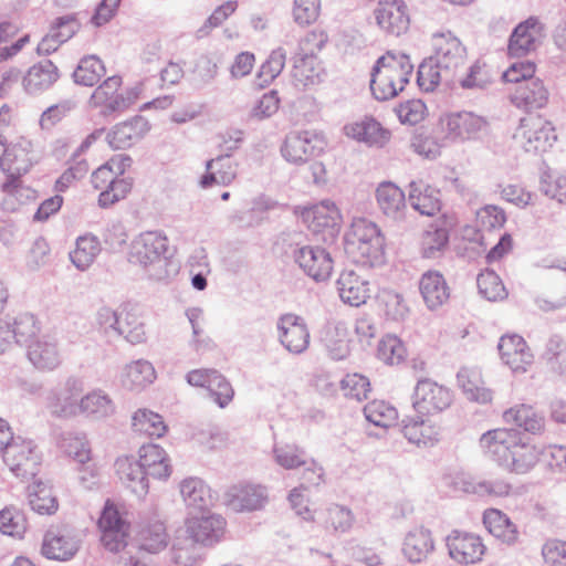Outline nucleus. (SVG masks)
<instances>
[{"mask_svg":"<svg viewBox=\"0 0 566 566\" xmlns=\"http://www.w3.org/2000/svg\"><path fill=\"white\" fill-rule=\"evenodd\" d=\"M115 470L122 484L136 496L144 497L148 493V478L136 458L132 455L118 458Z\"/></svg>","mask_w":566,"mask_h":566,"instance_id":"c756f323","label":"nucleus"},{"mask_svg":"<svg viewBox=\"0 0 566 566\" xmlns=\"http://www.w3.org/2000/svg\"><path fill=\"white\" fill-rule=\"evenodd\" d=\"M27 530L28 521L21 510L15 506H7L0 511V533L21 539Z\"/></svg>","mask_w":566,"mask_h":566,"instance_id":"e2e57ef3","label":"nucleus"},{"mask_svg":"<svg viewBox=\"0 0 566 566\" xmlns=\"http://www.w3.org/2000/svg\"><path fill=\"white\" fill-rule=\"evenodd\" d=\"M83 392V381L76 376H69L46 392L45 408L53 418L75 419L78 417V401Z\"/></svg>","mask_w":566,"mask_h":566,"instance_id":"423d86ee","label":"nucleus"},{"mask_svg":"<svg viewBox=\"0 0 566 566\" xmlns=\"http://www.w3.org/2000/svg\"><path fill=\"white\" fill-rule=\"evenodd\" d=\"M483 524L494 537L512 545L517 542L518 531L510 517L497 509H489L483 513Z\"/></svg>","mask_w":566,"mask_h":566,"instance_id":"49530a36","label":"nucleus"},{"mask_svg":"<svg viewBox=\"0 0 566 566\" xmlns=\"http://www.w3.org/2000/svg\"><path fill=\"white\" fill-rule=\"evenodd\" d=\"M457 379L468 399L480 403L492 400V392L484 387L480 369L462 367L457 374Z\"/></svg>","mask_w":566,"mask_h":566,"instance_id":"8fccbe9b","label":"nucleus"},{"mask_svg":"<svg viewBox=\"0 0 566 566\" xmlns=\"http://www.w3.org/2000/svg\"><path fill=\"white\" fill-rule=\"evenodd\" d=\"M432 62L446 73L449 78H458L467 62V48L452 32H437L431 38Z\"/></svg>","mask_w":566,"mask_h":566,"instance_id":"6e6552de","label":"nucleus"},{"mask_svg":"<svg viewBox=\"0 0 566 566\" xmlns=\"http://www.w3.org/2000/svg\"><path fill=\"white\" fill-rule=\"evenodd\" d=\"M134 539L138 551L155 555L167 548L170 537L161 520L144 516L137 523Z\"/></svg>","mask_w":566,"mask_h":566,"instance_id":"aec40b11","label":"nucleus"},{"mask_svg":"<svg viewBox=\"0 0 566 566\" xmlns=\"http://www.w3.org/2000/svg\"><path fill=\"white\" fill-rule=\"evenodd\" d=\"M340 212L331 200H323L303 212V220L313 232L327 231L334 235L340 224Z\"/></svg>","mask_w":566,"mask_h":566,"instance_id":"cd10ccee","label":"nucleus"},{"mask_svg":"<svg viewBox=\"0 0 566 566\" xmlns=\"http://www.w3.org/2000/svg\"><path fill=\"white\" fill-rule=\"evenodd\" d=\"M102 251L101 242L92 233L80 235L75 241V247L70 251L69 256L72 264L78 271H86L95 262Z\"/></svg>","mask_w":566,"mask_h":566,"instance_id":"09e8293b","label":"nucleus"},{"mask_svg":"<svg viewBox=\"0 0 566 566\" xmlns=\"http://www.w3.org/2000/svg\"><path fill=\"white\" fill-rule=\"evenodd\" d=\"M78 408V417L93 421H102L116 413V403L112 397L102 389H93L82 394Z\"/></svg>","mask_w":566,"mask_h":566,"instance_id":"c9c22d12","label":"nucleus"},{"mask_svg":"<svg viewBox=\"0 0 566 566\" xmlns=\"http://www.w3.org/2000/svg\"><path fill=\"white\" fill-rule=\"evenodd\" d=\"M128 260L142 266L149 277L161 281L169 276V241L161 231H145L130 243Z\"/></svg>","mask_w":566,"mask_h":566,"instance_id":"7ed1b4c3","label":"nucleus"},{"mask_svg":"<svg viewBox=\"0 0 566 566\" xmlns=\"http://www.w3.org/2000/svg\"><path fill=\"white\" fill-rule=\"evenodd\" d=\"M207 174L199 181L202 188L212 185L229 186L238 175V163L231 159V155L221 154L206 161Z\"/></svg>","mask_w":566,"mask_h":566,"instance_id":"58836bf2","label":"nucleus"},{"mask_svg":"<svg viewBox=\"0 0 566 566\" xmlns=\"http://www.w3.org/2000/svg\"><path fill=\"white\" fill-rule=\"evenodd\" d=\"M198 544L189 535L176 538L170 549V562L175 566H193L200 558Z\"/></svg>","mask_w":566,"mask_h":566,"instance_id":"680f3d73","label":"nucleus"},{"mask_svg":"<svg viewBox=\"0 0 566 566\" xmlns=\"http://www.w3.org/2000/svg\"><path fill=\"white\" fill-rule=\"evenodd\" d=\"M346 136L368 146L382 147L389 140V132L374 118H365L344 127Z\"/></svg>","mask_w":566,"mask_h":566,"instance_id":"37998d69","label":"nucleus"},{"mask_svg":"<svg viewBox=\"0 0 566 566\" xmlns=\"http://www.w3.org/2000/svg\"><path fill=\"white\" fill-rule=\"evenodd\" d=\"M377 301L381 312L388 319L403 321L409 313V307L403 296L391 289L384 287L379 290Z\"/></svg>","mask_w":566,"mask_h":566,"instance_id":"5fc2aeb1","label":"nucleus"},{"mask_svg":"<svg viewBox=\"0 0 566 566\" xmlns=\"http://www.w3.org/2000/svg\"><path fill=\"white\" fill-rule=\"evenodd\" d=\"M514 139L526 153L539 154L547 151L557 136L549 120L539 115H528L520 120Z\"/></svg>","mask_w":566,"mask_h":566,"instance_id":"1a4fd4ad","label":"nucleus"},{"mask_svg":"<svg viewBox=\"0 0 566 566\" xmlns=\"http://www.w3.org/2000/svg\"><path fill=\"white\" fill-rule=\"evenodd\" d=\"M541 191L559 203H566V171L544 172L541 176Z\"/></svg>","mask_w":566,"mask_h":566,"instance_id":"774afa93","label":"nucleus"},{"mask_svg":"<svg viewBox=\"0 0 566 566\" xmlns=\"http://www.w3.org/2000/svg\"><path fill=\"white\" fill-rule=\"evenodd\" d=\"M539 455V449L535 444L524 441L521 436L516 447L512 449V452L509 455L510 459L506 462L504 470L511 473L525 474L537 464Z\"/></svg>","mask_w":566,"mask_h":566,"instance_id":"a18cd8bd","label":"nucleus"},{"mask_svg":"<svg viewBox=\"0 0 566 566\" xmlns=\"http://www.w3.org/2000/svg\"><path fill=\"white\" fill-rule=\"evenodd\" d=\"M132 426L136 432L148 437H163L167 431V426L163 417L149 409H138L132 417Z\"/></svg>","mask_w":566,"mask_h":566,"instance_id":"6e6d98bb","label":"nucleus"},{"mask_svg":"<svg viewBox=\"0 0 566 566\" xmlns=\"http://www.w3.org/2000/svg\"><path fill=\"white\" fill-rule=\"evenodd\" d=\"M60 77L59 69L50 60H43L32 65L21 83L25 93L39 95L49 90Z\"/></svg>","mask_w":566,"mask_h":566,"instance_id":"e433bc0d","label":"nucleus"},{"mask_svg":"<svg viewBox=\"0 0 566 566\" xmlns=\"http://www.w3.org/2000/svg\"><path fill=\"white\" fill-rule=\"evenodd\" d=\"M417 82L419 87L424 92H432L440 83L451 85L455 83V78H449L442 69L438 67L432 57L421 63L418 67Z\"/></svg>","mask_w":566,"mask_h":566,"instance_id":"69168bd1","label":"nucleus"},{"mask_svg":"<svg viewBox=\"0 0 566 566\" xmlns=\"http://www.w3.org/2000/svg\"><path fill=\"white\" fill-rule=\"evenodd\" d=\"M80 533L69 526H52L43 536L41 554L51 560H71L80 551Z\"/></svg>","mask_w":566,"mask_h":566,"instance_id":"9b49d317","label":"nucleus"},{"mask_svg":"<svg viewBox=\"0 0 566 566\" xmlns=\"http://www.w3.org/2000/svg\"><path fill=\"white\" fill-rule=\"evenodd\" d=\"M419 291L430 311L440 308L450 297V287L443 274L437 270H428L421 274Z\"/></svg>","mask_w":566,"mask_h":566,"instance_id":"7c9ffc66","label":"nucleus"},{"mask_svg":"<svg viewBox=\"0 0 566 566\" xmlns=\"http://www.w3.org/2000/svg\"><path fill=\"white\" fill-rule=\"evenodd\" d=\"M317 521L326 531L344 534L353 527L355 516L347 506L331 504L318 514Z\"/></svg>","mask_w":566,"mask_h":566,"instance_id":"3c124183","label":"nucleus"},{"mask_svg":"<svg viewBox=\"0 0 566 566\" xmlns=\"http://www.w3.org/2000/svg\"><path fill=\"white\" fill-rule=\"evenodd\" d=\"M548 91L539 78L534 77L524 84L518 85L513 94V102L517 107L526 109H538L548 102Z\"/></svg>","mask_w":566,"mask_h":566,"instance_id":"de8ad7c7","label":"nucleus"},{"mask_svg":"<svg viewBox=\"0 0 566 566\" xmlns=\"http://www.w3.org/2000/svg\"><path fill=\"white\" fill-rule=\"evenodd\" d=\"M324 343L329 357L334 360H343L350 353L348 332L343 324H337L333 329H329L326 333Z\"/></svg>","mask_w":566,"mask_h":566,"instance_id":"0e129e2a","label":"nucleus"},{"mask_svg":"<svg viewBox=\"0 0 566 566\" xmlns=\"http://www.w3.org/2000/svg\"><path fill=\"white\" fill-rule=\"evenodd\" d=\"M28 500L31 509L39 514L51 515L59 506L52 489L42 482L29 486Z\"/></svg>","mask_w":566,"mask_h":566,"instance_id":"4d7b16f0","label":"nucleus"},{"mask_svg":"<svg viewBox=\"0 0 566 566\" xmlns=\"http://www.w3.org/2000/svg\"><path fill=\"white\" fill-rule=\"evenodd\" d=\"M187 518L186 530L188 535L197 543L211 546L218 543L226 530V521L219 514L197 513Z\"/></svg>","mask_w":566,"mask_h":566,"instance_id":"5701e85b","label":"nucleus"},{"mask_svg":"<svg viewBox=\"0 0 566 566\" xmlns=\"http://www.w3.org/2000/svg\"><path fill=\"white\" fill-rule=\"evenodd\" d=\"M292 75L298 85L307 87L322 82L325 73L315 55L305 54L295 60Z\"/></svg>","mask_w":566,"mask_h":566,"instance_id":"864d4df0","label":"nucleus"},{"mask_svg":"<svg viewBox=\"0 0 566 566\" xmlns=\"http://www.w3.org/2000/svg\"><path fill=\"white\" fill-rule=\"evenodd\" d=\"M521 436V432L513 428L492 429L481 436L480 447L486 458L504 469Z\"/></svg>","mask_w":566,"mask_h":566,"instance_id":"2eb2a0df","label":"nucleus"},{"mask_svg":"<svg viewBox=\"0 0 566 566\" xmlns=\"http://www.w3.org/2000/svg\"><path fill=\"white\" fill-rule=\"evenodd\" d=\"M149 130V122L137 115L113 126L107 133L106 139L114 149H127L142 140Z\"/></svg>","mask_w":566,"mask_h":566,"instance_id":"a878e982","label":"nucleus"},{"mask_svg":"<svg viewBox=\"0 0 566 566\" xmlns=\"http://www.w3.org/2000/svg\"><path fill=\"white\" fill-rule=\"evenodd\" d=\"M449 556L460 564H474L485 554V545L482 538L473 533L451 531L446 537Z\"/></svg>","mask_w":566,"mask_h":566,"instance_id":"4be33fe9","label":"nucleus"},{"mask_svg":"<svg viewBox=\"0 0 566 566\" xmlns=\"http://www.w3.org/2000/svg\"><path fill=\"white\" fill-rule=\"evenodd\" d=\"M130 164L129 156L117 155L93 171L91 182L96 190H101L97 200L101 208H109L129 193L133 186L132 180L120 176Z\"/></svg>","mask_w":566,"mask_h":566,"instance_id":"39448f33","label":"nucleus"},{"mask_svg":"<svg viewBox=\"0 0 566 566\" xmlns=\"http://www.w3.org/2000/svg\"><path fill=\"white\" fill-rule=\"evenodd\" d=\"M190 386L206 388L220 407L226 408L233 399L234 390L231 384L216 369H193L186 375Z\"/></svg>","mask_w":566,"mask_h":566,"instance_id":"a211bd4d","label":"nucleus"},{"mask_svg":"<svg viewBox=\"0 0 566 566\" xmlns=\"http://www.w3.org/2000/svg\"><path fill=\"white\" fill-rule=\"evenodd\" d=\"M277 340L291 354H303L310 346V331L303 317L287 313L276 322Z\"/></svg>","mask_w":566,"mask_h":566,"instance_id":"dca6fc26","label":"nucleus"},{"mask_svg":"<svg viewBox=\"0 0 566 566\" xmlns=\"http://www.w3.org/2000/svg\"><path fill=\"white\" fill-rule=\"evenodd\" d=\"M138 454V462H140L147 476L167 480L171 475L170 458L160 446L154 443L144 444L140 447Z\"/></svg>","mask_w":566,"mask_h":566,"instance_id":"4c0bfd02","label":"nucleus"},{"mask_svg":"<svg viewBox=\"0 0 566 566\" xmlns=\"http://www.w3.org/2000/svg\"><path fill=\"white\" fill-rule=\"evenodd\" d=\"M156 379L153 364L146 359H137L126 364L120 373L122 386L129 390H142Z\"/></svg>","mask_w":566,"mask_h":566,"instance_id":"c03bdc74","label":"nucleus"},{"mask_svg":"<svg viewBox=\"0 0 566 566\" xmlns=\"http://www.w3.org/2000/svg\"><path fill=\"white\" fill-rule=\"evenodd\" d=\"M101 542L109 552H119L127 545L129 523L123 517L118 509L106 501L98 520Z\"/></svg>","mask_w":566,"mask_h":566,"instance_id":"f8f14e48","label":"nucleus"},{"mask_svg":"<svg viewBox=\"0 0 566 566\" xmlns=\"http://www.w3.org/2000/svg\"><path fill=\"white\" fill-rule=\"evenodd\" d=\"M543 38V23L538 18L531 17L514 29L509 42V53L511 56H524L534 51Z\"/></svg>","mask_w":566,"mask_h":566,"instance_id":"b1692460","label":"nucleus"},{"mask_svg":"<svg viewBox=\"0 0 566 566\" xmlns=\"http://www.w3.org/2000/svg\"><path fill=\"white\" fill-rule=\"evenodd\" d=\"M443 140L449 144L476 140L488 133L489 122L485 117L472 112H457L440 118Z\"/></svg>","mask_w":566,"mask_h":566,"instance_id":"0eeeda50","label":"nucleus"},{"mask_svg":"<svg viewBox=\"0 0 566 566\" xmlns=\"http://www.w3.org/2000/svg\"><path fill=\"white\" fill-rule=\"evenodd\" d=\"M340 300L350 306L358 307L370 296V284L367 279L353 270H345L336 281Z\"/></svg>","mask_w":566,"mask_h":566,"instance_id":"c85d7f7f","label":"nucleus"},{"mask_svg":"<svg viewBox=\"0 0 566 566\" xmlns=\"http://www.w3.org/2000/svg\"><path fill=\"white\" fill-rule=\"evenodd\" d=\"M366 420L379 428H389L398 420L397 409L385 400H373L364 407Z\"/></svg>","mask_w":566,"mask_h":566,"instance_id":"bf43d9fd","label":"nucleus"},{"mask_svg":"<svg viewBox=\"0 0 566 566\" xmlns=\"http://www.w3.org/2000/svg\"><path fill=\"white\" fill-rule=\"evenodd\" d=\"M379 210L392 221H402L407 212L405 192L390 181L381 182L376 189Z\"/></svg>","mask_w":566,"mask_h":566,"instance_id":"f704fd0d","label":"nucleus"},{"mask_svg":"<svg viewBox=\"0 0 566 566\" xmlns=\"http://www.w3.org/2000/svg\"><path fill=\"white\" fill-rule=\"evenodd\" d=\"M433 549L434 542L428 528L415 527L406 534L402 553L410 563L426 560Z\"/></svg>","mask_w":566,"mask_h":566,"instance_id":"a19ab883","label":"nucleus"},{"mask_svg":"<svg viewBox=\"0 0 566 566\" xmlns=\"http://www.w3.org/2000/svg\"><path fill=\"white\" fill-rule=\"evenodd\" d=\"M501 360L513 373H525L533 364V354L525 339L517 335H504L497 344Z\"/></svg>","mask_w":566,"mask_h":566,"instance_id":"393cba45","label":"nucleus"},{"mask_svg":"<svg viewBox=\"0 0 566 566\" xmlns=\"http://www.w3.org/2000/svg\"><path fill=\"white\" fill-rule=\"evenodd\" d=\"M413 72L409 55L399 51H388L375 63L370 90L378 101H388L403 91Z\"/></svg>","mask_w":566,"mask_h":566,"instance_id":"f03ea898","label":"nucleus"},{"mask_svg":"<svg viewBox=\"0 0 566 566\" xmlns=\"http://www.w3.org/2000/svg\"><path fill=\"white\" fill-rule=\"evenodd\" d=\"M321 151V138L308 130L291 132L281 146L283 158L293 165H302Z\"/></svg>","mask_w":566,"mask_h":566,"instance_id":"f3484780","label":"nucleus"},{"mask_svg":"<svg viewBox=\"0 0 566 566\" xmlns=\"http://www.w3.org/2000/svg\"><path fill=\"white\" fill-rule=\"evenodd\" d=\"M439 195V190L421 179L409 184L408 200L411 207L423 216H434L440 210Z\"/></svg>","mask_w":566,"mask_h":566,"instance_id":"ea45409f","label":"nucleus"},{"mask_svg":"<svg viewBox=\"0 0 566 566\" xmlns=\"http://www.w3.org/2000/svg\"><path fill=\"white\" fill-rule=\"evenodd\" d=\"M38 161L33 144L27 137L20 136L4 145V155L0 160V168L7 175V181L2 185L6 193L3 206L7 210H15L17 205L24 200L34 199V191L21 184V176L25 175Z\"/></svg>","mask_w":566,"mask_h":566,"instance_id":"f257e3e1","label":"nucleus"},{"mask_svg":"<svg viewBox=\"0 0 566 566\" xmlns=\"http://www.w3.org/2000/svg\"><path fill=\"white\" fill-rule=\"evenodd\" d=\"M503 420L514 424L523 431L533 436H542L546 429V418L543 412L532 405H515L503 412Z\"/></svg>","mask_w":566,"mask_h":566,"instance_id":"2f4dec72","label":"nucleus"},{"mask_svg":"<svg viewBox=\"0 0 566 566\" xmlns=\"http://www.w3.org/2000/svg\"><path fill=\"white\" fill-rule=\"evenodd\" d=\"M294 262L316 282L327 280L333 271L334 262L331 254L317 245H296L293 250Z\"/></svg>","mask_w":566,"mask_h":566,"instance_id":"4468645a","label":"nucleus"},{"mask_svg":"<svg viewBox=\"0 0 566 566\" xmlns=\"http://www.w3.org/2000/svg\"><path fill=\"white\" fill-rule=\"evenodd\" d=\"M449 243V232L447 228L438 224H431L424 231L421 239V252L427 259L439 258L447 249Z\"/></svg>","mask_w":566,"mask_h":566,"instance_id":"13d9d810","label":"nucleus"},{"mask_svg":"<svg viewBox=\"0 0 566 566\" xmlns=\"http://www.w3.org/2000/svg\"><path fill=\"white\" fill-rule=\"evenodd\" d=\"M452 392L428 378L420 379L413 391L412 406L419 415H434L449 408Z\"/></svg>","mask_w":566,"mask_h":566,"instance_id":"ddd939ff","label":"nucleus"},{"mask_svg":"<svg viewBox=\"0 0 566 566\" xmlns=\"http://www.w3.org/2000/svg\"><path fill=\"white\" fill-rule=\"evenodd\" d=\"M180 494L189 514L208 512L214 503L211 489L199 478H188L181 481Z\"/></svg>","mask_w":566,"mask_h":566,"instance_id":"473e14b6","label":"nucleus"},{"mask_svg":"<svg viewBox=\"0 0 566 566\" xmlns=\"http://www.w3.org/2000/svg\"><path fill=\"white\" fill-rule=\"evenodd\" d=\"M269 501L265 486L241 483L230 486L224 493L226 505L234 512H253L262 510Z\"/></svg>","mask_w":566,"mask_h":566,"instance_id":"412c9836","label":"nucleus"},{"mask_svg":"<svg viewBox=\"0 0 566 566\" xmlns=\"http://www.w3.org/2000/svg\"><path fill=\"white\" fill-rule=\"evenodd\" d=\"M1 457L10 472L22 480L35 476L41 463V454L36 444L20 436L7 446Z\"/></svg>","mask_w":566,"mask_h":566,"instance_id":"9d476101","label":"nucleus"},{"mask_svg":"<svg viewBox=\"0 0 566 566\" xmlns=\"http://www.w3.org/2000/svg\"><path fill=\"white\" fill-rule=\"evenodd\" d=\"M345 250L356 263L376 266L384 262L385 238L373 221L354 219L345 235Z\"/></svg>","mask_w":566,"mask_h":566,"instance_id":"20e7f679","label":"nucleus"},{"mask_svg":"<svg viewBox=\"0 0 566 566\" xmlns=\"http://www.w3.org/2000/svg\"><path fill=\"white\" fill-rule=\"evenodd\" d=\"M105 74L103 62L95 55L83 57L73 73L74 81L84 86H94Z\"/></svg>","mask_w":566,"mask_h":566,"instance_id":"338daca9","label":"nucleus"},{"mask_svg":"<svg viewBox=\"0 0 566 566\" xmlns=\"http://www.w3.org/2000/svg\"><path fill=\"white\" fill-rule=\"evenodd\" d=\"M377 24L386 32L400 35L409 28L407 6L402 0H381L375 9Z\"/></svg>","mask_w":566,"mask_h":566,"instance_id":"bb28decb","label":"nucleus"},{"mask_svg":"<svg viewBox=\"0 0 566 566\" xmlns=\"http://www.w3.org/2000/svg\"><path fill=\"white\" fill-rule=\"evenodd\" d=\"M115 336H122L133 345L142 344L146 340L145 323L135 310L123 308L119 312Z\"/></svg>","mask_w":566,"mask_h":566,"instance_id":"603ef678","label":"nucleus"},{"mask_svg":"<svg viewBox=\"0 0 566 566\" xmlns=\"http://www.w3.org/2000/svg\"><path fill=\"white\" fill-rule=\"evenodd\" d=\"M402 433L409 442L427 447L438 441L440 428L421 416L408 417L402 420Z\"/></svg>","mask_w":566,"mask_h":566,"instance_id":"79ce46f5","label":"nucleus"},{"mask_svg":"<svg viewBox=\"0 0 566 566\" xmlns=\"http://www.w3.org/2000/svg\"><path fill=\"white\" fill-rule=\"evenodd\" d=\"M272 452L274 462L285 470H296L306 463V451L295 443H275Z\"/></svg>","mask_w":566,"mask_h":566,"instance_id":"052dcab7","label":"nucleus"},{"mask_svg":"<svg viewBox=\"0 0 566 566\" xmlns=\"http://www.w3.org/2000/svg\"><path fill=\"white\" fill-rule=\"evenodd\" d=\"M61 448L82 467L83 474H81L80 480L86 488H90V484L86 483L88 482L86 473L94 478L96 470L91 464V447L86 436L69 432L62 438Z\"/></svg>","mask_w":566,"mask_h":566,"instance_id":"72a5a7b5","label":"nucleus"},{"mask_svg":"<svg viewBox=\"0 0 566 566\" xmlns=\"http://www.w3.org/2000/svg\"><path fill=\"white\" fill-rule=\"evenodd\" d=\"M27 356L33 367L40 371H53L63 361L61 346L53 334H42L34 338L28 345Z\"/></svg>","mask_w":566,"mask_h":566,"instance_id":"6ab92c4d","label":"nucleus"}]
</instances>
